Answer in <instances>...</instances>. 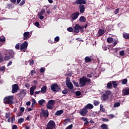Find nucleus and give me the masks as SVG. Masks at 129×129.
<instances>
[{
    "label": "nucleus",
    "instance_id": "obj_6",
    "mask_svg": "<svg viewBox=\"0 0 129 129\" xmlns=\"http://www.w3.org/2000/svg\"><path fill=\"white\" fill-rule=\"evenodd\" d=\"M55 100H49L48 102L47 105L46 106L47 108L48 109H52L54 107V104H55Z\"/></svg>",
    "mask_w": 129,
    "mask_h": 129
},
{
    "label": "nucleus",
    "instance_id": "obj_59",
    "mask_svg": "<svg viewBox=\"0 0 129 129\" xmlns=\"http://www.w3.org/2000/svg\"><path fill=\"white\" fill-rule=\"evenodd\" d=\"M105 94L109 96V95H110L111 94V92L110 91L108 90V91H106V93H105Z\"/></svg>",
    "mask_w": 129,
    "mask_h": 129
},
{
    "label": "nucleus",
    "instance_id": "obj_54",
    "mask_svg": "<svg viewBox=\"0 0 129 129\" xmlns=\"http://www.w3.org/2000/svg\"><path fill=\"white\" fill-rule=\"evenodd\" d=\"M54 41L55 42H59V41H60V37H59V36L55 37L54 38Z\"/></svg>",
    "mask_w": 129,
    "mask_h": 129
},
{
    "label": "nucleus",
    "instance_id": "obj_33",
    "mask_svg": "<svg viewBox=\"0 0 129 129\" xmlns=\"http://www.w3.org/2000/svg\"><path fill=\"white\" fill-rule=\"evenodd\" d=\"M100 110L102 112H105V109H104L102 104L100 105Z\"/></svg>",
    "mask_w": 129,
    "mask_h": 129
},
{
    "label": "nucleus",
    "instance_id": "obj_62",
    "mask_svg": "<svg viewBox=\"0 0 129 129\" xmlns=\"http://www.w3.org/2000/svg\"><path fill=\"white\" fill-rule=\"evenodd\" d=\"M102 121L107 122V121H109V120H108V119H107L106 118H102Z\"/></svg>",
    "mask_w": 129,
    "mask_h": 129
},
{
    "label": "nucleus",
    "instance_id": "obj_27",
    "mask_svg": "<svg viewBox=\"0 0 129 129\" xmlns=\"http://www.w3.org/2000/svg\"><path fill=\"white\" fill-rule=\"evenodd\" d=\"M63 112L64 111H63V110L57 111L55 113V115H61V114H62V113H63Z\"/></svg>",
    "mask_w": 129,
    "mask_h": 129
},
{
    "label": "nucleus",
    "instance_id": "obj_13",
    "mask_svg": "<svg viewBox=\"0 0 129 129\" xmlns=\"http://www.w3.org/2000/svg\"><path fill=\"white\" fill-rule=\"evenodd\" d=\"M26 90H21L20 92L18 94V96H19L20 98H23V97H25L26 96Z\"/></svg>",
    "mask_w": 129,
    "mask_h": 129
},
{
    "label": "nucleus",
    "instance_id": "obj_47",
    "mask_svg": "<svg viewBox=\"0 0 129 129\" xmlns=\"http://www.w3.org/2000/svg\"><path fill=\"white\" fill-rule=\"evenodd\" d=\"M119 56L122 57V56H124V50H121L119 52Z\"/></svg>",
    "mask_w": 129,
    "mask_h": 129
},
{
    "label": "nucleus",
    "instance_id": "obj_48",
    "mask_svg": "<svg viewBox=\"0 0 129 129\" xmlns=\"http://www.w3.org/2000/svg\"><path fill=\"white\" fill-rule=\"evenodd\" d=\"M11 122L12 123H13V122H14L15 120H16V117H15V115L12 116V117H11Z\"/></svg>",
    "mask_w": 129,
    "mask_h": 129
},
{
    "label": "nucleus",
    "instance_id": "obj_9",
    "mask_svg": "<svg viewBox=\"0 0 129 129\" xmlns=\"http://www.w3.org/2000/svg\"><path fill=\"white\" fill-rule=\"evenodd\" d=\"M49 116V112H48V110H42L40 113V117H48Z\"/></svg>",
    "mask_w": 129,
    "mask_h": 129
},
{
    "label": "nucleus",
    "instance_id": "obj_55",
    "mask_svg": "<svg viewBox=\"0 0 129 129\" xmlns=\"http://www.w3.org/2000/svg\"><path fill=\"white\" fill-rule=\"evenodd\" d=\"M7 8H8V9H11V8H13V4H12V3L8 4Z\"/></svg>",
    "mask_w": 129,
    "mask_h": 129
},
{
    "label": "nucleus",
    "instance_id": "obj_52",
    "mask_svg": "<svg viewBox=\"0 0 129 129\" xmlns=\"http://www.w3.org/2000/svg\"><path fill=\"white\" fill-rule=\"evenodd\" d=\"M35 104H36V100H35V99H32L31 106H34Z\"/></svg>",
    "mask_w": 129,
    "mask_h": 129
},
{
    "label": "nucleus",
    "instance_id": "obj_21",
    "mask_svg": "<svg viewBox=\"0 0 129 129\" xmlns=\"http://www.w3.org/2000/svg\"><path fill=\"white\" fill-rule=\"evenodd\" d=\"M109 97L107 95H106V94L104 93L102 95V100L105 101V100H107V99H108Z\"/></svg>",
    "mask_w": 129,
    "mask_h": 129
},
{
    "label": "nucleus",
    "instance_id": "obj_19",
    "mask_svg": "<svg viewBox=\"0 0 129 129\" xmlns=\"http://www.w3.org/2000/svg\"><path fill=\"white\" fill-rule=\"evenodd\" d=\"M94 106L91 103H88L85 106V108H86L87 109H92L93 108Z\"/></svg>",
    "mask_w": 129,
    "mask_h": 129
},
{
    "label": "nucleus",
    "instance_id": "obj_57",
    "mask_svg": "<svg viewBox=\"0 0 129 129\" xmlns=\"http://www.w3.org/2000/svg\"><path fill=\"white\" fill-rule=\"evenodd\" d=\"M67 31H68V32H73V28L72 27H69L67 29Z\"/></svg>",
    "mask_w": 129,
    "mask_h": 129
},
{
    "label": "nucleus",
    "instance_id": "obj_53",
    "mask_svg": "<svg viewBox=\"0 0 129 129\" xmlns=\"http://www.w3.org/2000/svg\"><path fill=\"white\" fill-rule=\"evenodd\" d=\"M76 96H80L81 95V92L78 91L76 92Z\"/></svg>",
    "mask_w": 129,
    "mask_h": 129
},
{
    "label": "nucleus",
    "instance_id": "obj_22",
    "mask_svg": "<svg viewBox=\"0 0 129 129\" xmlns=\"http://www.w3.org/2000/svg\"><path fill=\"white\" fill-rule=\"evenodd\" d=\"M40 92L42 94L46 93V92H47V86H43L41 88Z\"/></svg>",
    "mask_w": 129,
    "mask_h": 129
},
{
    "label": "nucleus",
    "instance_id": "obj_63",
    "mask_svg": "<svg viewBox=\"0 0 129 129\" xmlns=\"http://www.w3.org/2000/svg\"><path fill=\"white\" fill-rule=\"evenodd\" d=\"M34 59H31V60L30 61L29 65H30L31 66H32V65H33V64H34Z\"/></svg>",
    "mask_w": 129,
    "mask_h": 129
},
{
    "label": "nucleus",
    "instance_id": "obj_61",
    "mask_svg": "<svg viewBox=\"0 0 129 129\" xmlns=\"http://www.w3.org/2000/svg\"><path fill=\"white\" fill-rule=\"evenodd\" d=\"M114 43L113 44V47H114L115 46H116L117 44V41L116 40V39H114Z\"/></svg>",
    "mask_w": 129,
    "mask_h": 129
},
{
    "label": "nucleus",
    "instance_id": "obj_16",
    "mask_svg": "<svg viewBox=\"0 0 129 129\" xmlns=\"http://www.w3.org/2000/svg\"><path fill=\"white\" fill-rule=\"evenodd\" d=\"M23 40H27V39H29L31 36H30V32H25L23 34Z\"/></svg>",
    "mask_w": 129,
    "mask_h": 129
},
{
    "label": "nucleus",
    "instance_id": "obj_35",
    "mask_svg": "<svg viewBox=\"0 0 129 129\" xmlns=\"http://www.w3.org/2000/svg\"><path fill=\"white\" fill-rule=\"evenodd\" d=\"M72 82L73 84L75 85V86H76V87H79V84H78V82L75 80H73Z\"/></svg>",
    "mask_w": 129,
    "mask_h": 129
},
{
    "label": "nucleus",
    "instance_id": "obj_1",
    "mask_svg": "<svg viewBox=\"0 0 129 129\" xmlns=\"http://www.w3.org/2000/svg\"><path fill=\"white\" fill-rule=\"evenodd\" d=\"M15 55H16V53L14 51L12 50H7L5 52L4 60L9 61L10 59H15Z\"/></svg>",
    "mask_w": 129,
    "mask_h": 129
},
{
    "label": "nucleus",
    "instance_id": "obj_25",
    "mask_svg": "<svg viewBox=\"0 0 129 129\" xmlns=\"http://www.w3.org/2000/svg\"><path fill=\"white\" fill-rule=\"evenodd\" d=\"M106 88L107 89H111V88H112V83L111 81L108 82L107 84Z\"/></svg>",
    "mask_w": 129,
    "mask_h": 129
},
{
    "label": "nucleus",
    "instance_id": "obj_51",
    "mask_svg": "<svg viewBox=\"0 0 129 129\" xmlns=\"http://www.w3.org/2000/svg\"><path fill=\"white\" fill-rule=\"evenodd\" d=\"M66 75H67L69 77H71V76H72V72H68Z\"/></svg>",
    "mask_w": 129,
    "mask_h": 129
},
{
    "label": "nucleus",
    "instance_id": "obj_7",
    "mask_svg": "<svg viewBox=\"0 0 129 129\" xmlns=\"http://www.w3.org/2000/svg\"><path fill=\"white\" fill-rule=\"evenodd\" d=\"M27 48H28V41H24V43H22L20 45V51L26 52Z\"/></svg>",
    "mask_w": 129,
    "mask_h": 129
},
{
    "label": "nucleus",
    "instance_id": "obj_4",
    "mask_svg": "<svg viewBox=\"0 0 129 129\" xmlns=\"http://www.w3.org/2000/svg\"><path fill=\"white\" fill-rule=\"evenodd\" d=\"M51 90L53 92H59L61 90V88L57 84L54 83L50 86Z\"/></svg>",
    "mask_w": 129,
    "mask_h": 129
},
{
    "label": "nucleus",
    "instance_id": "obj_2",
    "mask_svg": "<svg viewBox=\"0 0 129 129\" xmlns=\"http://www.w3.org/2000/svg\"><path fill=\"white\" fill-rule=\"evenodd\" d=\"M91 80L90 79L87 78L85 76L82 77L79 80V84L80 85V87H83L86 85V83H88L89 82H91Z\"/></svg>",
    "mask_w": 129,
    "mask_h": 129
},
{
    "label": "nucleus",
    "instance_id": "obj_58",
    "mask_svg": "<svg viewBox=\"0 0 129 129\" xmlns=\"http://www.w3.org/2000/svg\"><path fill=\"white\" fill-rule=\"evenodd\" d=\"M88 118L85 117H82L81 120H83V121H87L88 120Z\"/></svg>",
    "mask_w": 129,
    "mask_h": 129
},
{
    "label": "nucleus",
    "instance_id": "obj_39",
    "mask_svg": "<svg viewBox=\"0 0 129 129\" xmlns=\"http://www.w3.org/2000/svg\"><path fill=\"white\" fill-rule=\"evenodd\" d=\"M99 103H100V102L97 100H94V105H95V106H97V105H99Z\"/></svg>",
    "mask_w": 129,
    "mask_h": 129
},
{
    "label": "nucleus",
    "instance_id": "obj_44",
    "mask_svg": "<svg viewBox=\"0 0 129 129\" xmlns=\"http://www.w3.org/2000/svg\"><path fill=\"white\" fill-rule=\"evenodd\" d=\"M62 94H67L68 93V89H64V90L62 91Z\"/></svg>",
    "mask_w": 129,
    "mask_h": 129
},
{
    "label": "nucleus",
    "instance_id": "obj_56",
    "mask_svg": "<svg viewBox=\"0 0 129 129\" xmlns=\"http://www.w3.org/2000/svg\"><path fill=\"white\" fill-rule=\"evenodd\" d=\"M15 48H16V49H17V50H20V43H17V44L15 45Z\"/></svg>",
    "mask_w": 129,
    "mask_h": 129
},
{
    "label": "nucleus",
    "instance_id": "obj_26",
    "mask_svg": "<svg viewBox=\"0 0 129 129\" xmlns=\"http://www.w3.org/2000/svg\"><path fill=\"white\" fill-rule=\"evenodd\" d=\"M91 58L89 57V56H86L85 57V63H89V62H91Z\"/></svg>",
    "mask_w": 129,
    "mask_h": 129
},
{
    "label": "nucleus",
    "instance_id": "obj_34",
    "mask_svg": "<svg viewBox=\"0 0 129 129\" xmlns=\"http://www.w3.org/2000/svg\"><path fill=\"white\" fill-rule=\"evenodd\" d=\"M38 103L40 105H43V103H46V101L44 99H41L38 101Z\"/></svg>",
    "mask_w": 129,
    "mask_h": 129
},
{
    "label": "nucleus",
    "instance_id": "obj_49",
    "mask_svg": "<svg viewBox=\"0 0 129 129\" xmlns=\"http://www.w3.org/2000/svg\"><path fill=\"white\" fill-rule=\"evenodd\" d=\"M5 61L4 57L2 56V54H0V63H3Z\"/></svg>",
    "mask_w": 129,
    "mask_h": 129
},
{
    "label": "nucleus",
    "instance_id": "obj_64",
    "mask_svg": "<svg viewBox=\"0 0 129 129\" xmlns=\"http://www.w3.org/2000/svg\"><path fill=\"white\" fill-rule=\"evenodd\" d=\"M17 128H18V126H17V125L15 124L12 126V129H17Z\"/></svg>",
    "mask_w": 129,
    "mask_h": 129
},
{
    "label": "nucleus",
    "instance_id": "obj_43",
    "mask_svg": "<svg viewBox=\"0 0 129 129\" xmlns=\"http://www.w3.org/2000/svg\"><path fill=\"white\" fill-rule=\"evenodd\" d=\"M25 4H26V0H22L20 4H19V6H24V5H25Z\"/></svg>",
    "mask_w": 129,
    "mask_h": 129
},
{
    "label": "nucleus",
    "instance_id": "obj_3",
    "mask_svg": "<svg viewBox=\"0 0 129 129\" xmlns=\"http://www.w3.org/2000/svg\"><path fill=\"white\" fill-rule=\"evenodd\" d=\"M14 98L13 96H6L4 98V103L11 105L14 104Z\"/></svg>",
    "mask_w": 129,
    "mask_h": 129
},
{
    "label": "nucleus",
    "instance_id": "obj_32",
    "mask_svg": "<svg viewBox=\"0 0 129 129\" xmlns=\"http://www.w3.org/2000/svg\"><path fill=\"white\" fill-rule=\"evenodd\" d=\"M128 94H129V88H126L124 90V95H128Z\"/></svg>",
    "mask_w": 129,
    "mask_h": 129
},
{
    "label": "nucleus",
    "instance_id": "obj_60",
    "mask_svg": "<svg viewBox=\"0 0 129 129\" xmlns=\"http://www.w3.org/2000/svg\"><path fill=\"white\" fill-rule=\"evenodd\" d=\"M72 127H73V124H71L66 127V129H72Z\"/></svg>",
    "mask_w": 129,
    "mask_h": 129
},
{
    "label": "nucleus",
    "instance_id": "obj_10",
    "mask_svg": "<svg viewBox=\"0 0 129 129\" xmlns=\"http://www.w3.org/2000/svg\"><path fill=\"white\" fill-rule=\"evenodd\" d=\"M79 15H80V13H79V12H76L71 14V18L73 21H75V20H76V19L78 18V17L79 16Z\"/></svg>",
    "mask_w": 129,
    "mask_h": 129
},
{
    "label": "nucleus",
    "instance_id": "obj_24",
    "mask_svg": "<svg viewBox=\"0 0 129 129\" xmlns=\"http://www.w3.org/2000/svg\"><path fill=\"white\" fill-rule=\"evenodd\" d=\"M79 21L81 23H85V22H86V18H85L84 16H81Z\"/></svg>",
    "mask_w": 129,
    "mask_h": 129
},
{
    "label": "nucleus",
    "instance_id": "obj_11",
    "mask_svg": "<svg viewBox=\"0 0 129 129\" xmlns=\"http://www.w3.org/2000/svg\"><path fill=\"white\" fill-rule=\"evenodd\" d=\"M20 88H19V86L18 84H14L12 85V92L13 93H16V92H18V90H19Z\"/></svg>",
    "mask_w": 129,
    "mask_h": 129
},
{
    "label": "nucleus",
    "instance_id": "obj_17",
    "mask_svg": "<svg viewBox=\"0 0 129 129\" xmlns=\"http://www.w3.org/2000/svg\"><path fill=\"white\" fill-rule=\"evenodd\" d=\"M76 5H85L86 4V0H76Z\"/></svg>",
    "mask_w": 129,
    "mask_h": 129
},
{
    "label": "nucleus",
    "instance_id": "obj_42",
    "mask_svg": "<svg viewBox=\"0 0 129 129\" xmlns=\"http://www.w3.org/2000/svg\"><path fill=\"white\" fill-rule=\"evenodd\" d=\"M126 83H127V79H123L121 82V84L124 85V84H126Z\"/></svg>",
    "mask_w": 129,
    "mask_h": 129
},
{
    "label": "nucleus",
    "instance_id": "obj_41",
    "mask_svg": "<svg viewBox=\"0 0 129 129\" xmlns=\"http://www.w3.org/2000/svg\"><path fill=\"white\" fill-rule=\"evenodd\" d=\"M120 106V103L116 102L114 104L113 107H118V106Z\"/></svg>",
    "mask_w": 129,
    "mask_h": 129
},
{
    "label": "nucleus",
    "instance_id": "obj_38",
    "mask_svg": "<svg viewBox=\"0 0 129 129\" xmlns=\"http://www.w3.org/2000/svg\"><path fill=\"white\" fill-rule=\"evenodd\" d=\"M110 51H113L115 53H116L117 51H118V48H111L109 50V53H110Z\"/></svg>",
    "mask_w": 129,
    "mask_h": 129
},
{
    "label": "nucleus",
    "instance_id": "obj_5",
    "mask_svg": "<svg viewBox=\"0 0 129 129\" xmlns=\"http://www.w3.org/2000/svg\"><path fill=\"white\" fill-rule=\"evenodd\" d=\"M55 125L56 124L55 123V121H54L53 120H50L47 123L46 129H54L55 128Z\"/></svg>",
    "mask_w": 129,
    "mask_h": 129
},
{
    "label": "nucleus",
    "instance_id": "obj_45",
    "mask_svg": "<svg viewBox=\"0 0 129 129\" xmlns=\"http://www.w3.org/2000/svg\"><path fill=\"white\" fill-rule=\"evenodd\" d=\"M11 116V113H5V117L6 118H9Z\"/></svg>",
    "mask_w": 129,
    "mask_h": 129
},
{
    "label": "nucleus",
    "instance_id": "obj_23",
    "mask_svg": "<svg viewBox=\"0 0 129 129\" xmlns=\"http://www.w3.org/2000/svg\"><path fill=\"white\" fill-rule=\"evenodd\" d=\"M36 89V86H33V87H31L30 88V95H33L34 94V90Z\"/></svg>",
    "mask_w": 129,
    "mask_h": 129
},
{
    "label": "nucleus",
    "instance_id": "obj_31",
    "mask_svg": "<svg viewBox=\"0 0 129 129\" xmlns=\"http://www.w3.org/2000/svg\"><path fill=\"white\" fill-rule=\"evenodd\" d=\"M100 127L102 129H108V126L106 124H102L101 125Z\"/></svg>",
    "mask_w": 129,
    "mask_h": 129
},
{
    "label": "nucleus",
    "instance_id": "obj_37",
    "mask_svg": "<svg viewBox=\"0 0 129 129\" xmlns=\"http://www.w3.org/2000/svg\"><path fill=\"white\" fill-rule=\"evenodd\" d=\"M0 71L1 72H5V71H6V67L5 66H3L0 67Z\"/></svg>",
    "mask_w": 129,
    "mask_h": 129
},
{
    "label": "nucleus",
    "instance_id": "obj_15",
    "mask_svg": "<svg viewBox=\"0 0 129 129\" xmlns=\"http://www.w3.org/2000/svg\"><path fill=\"white\" fill-rule=\"evenodd\" d=\"M79 9L80 10V13L81 14H84V12H85V7L83 5H80L79 6Z\"/></svg>",
    "mask_w": 129,
    "mask_h": 129
},
{
    "label": "nucleus",
    "instance_id": "obj_30",
    "mask_svg": "<svg viewBox=\"0 0 129 129\" xmlns=\"http://www.w3.org/2000/svg\"><path fill=\"white\" fill-rule=\"evenodd\" d=\"M123 38H124V39H126L127 40H129V34L128 33H123Z\"/></svg>",
    "mask_w": 129,
    "mask_h": 129
},
{
    "label": "nucleus",
    "instance_id": "obj_14",
    "mask_svg": "<svg viewBox=\"0 0 129 129\" xmlns=\"http://www.w3.org/2000/svg\"><path fill=\"white\" fill-rule=\"evenodd\" d=\"M74 31L75 32V33H76V34H78V33H79L80 32L79 30H80L81 29V26L80 25H79V24H77L74 27Z\"/></svg>",
    "mask_w": 129,
    "mask_h": 129
},
{
    "label": "nucleus",
    "instance_id": "obj_12",
    "mask_svg": "<svg viewBox=\"0 0 129 129\" xmlns=\"http://www.w3.org/2000/svg\"><path fill=\"white\" fill-rule=\"evenodd\" d=\"M105 32H107V29H99L98 32V37H101Z\"/></svg>",
    "mask_w": 129,
    "mask_h": 129
},
{
    "label": "nucleus",
    "instance_id": "obj_28",
    "mask_svg": "<svg viewBox=\"0 0 129 129\" xmlns=\"http://www.w3.org/2000/svg\"><path fill=\"white\" fill-rule=\"evenodd\" d=\"M107 42L108 43V44H111V43L113 42V38L112 37H108L107 39Z\"/></svg>",
    "mask_w": 129,
    "mask_h": 129
},
{
    "label": "nucleus",
    "instance_id": "obj_20",
    "mask_svg": "<svg viewBox=\"0 0 129 129\" xmlns=\"http://www.w3.org/2000/svg\"><path fill=\"white\" fill-rule=\"evenodd\" d=\"M20 111H19V113L17 114L18 116H21V115H23V112H24V111H25V108H24V107H22L20 108Z\"/></svg>",
    "mask_w": 129,
    "mask_h": 129
},
{
    "label": "nucleus",
    "instance_id": "obj_36",
    "mask_svg": "<svg viewBox=\"0 0 129 129\" xmlns=\"http://www.w3.org/2000/svg\"><path fill=\"white\" fill-rule=\"evenodd\" d=\"M45 10L42 9L40 11V12L38 14V16H42V15H44L45 14Z\"/></svg>",
    "mask_w": 129,
    "mask_h": 129
},
{
    "label": "nucleus",
    "instance_id": "obj_46",
    "mask_svg": "<svg viewBox=\"0 0 129 129\" xmlns=\"http://www.w3.org/2000/svg\"><path fill=\"white\" fill-rule=\"evenodd\" d=\"M45 70H46L45 68H41L39 70V71L40 73H45Z\"/></svg>",
    "mask_w": 129,
    "mask_h": 129
},
{
    "label": "nucleus",
    "instance_id": "obj_18",
    "mask_svg": "<svg viewBox=\"0 0 129 129\" xmlns=\"http://www.w3.org/2000/svg\"><path fill=\"white\" fill-rule=\"evenodd\" d=\"M66 85L69 89H71V90H72V89L74 88L73 84H72V83H71V82H66Z\"/></svg>",
    "mask_w": 129,
    "mask_h": 129
},
{
    "label": "nucleus",
    "instance_id": "obj_8",
    "mask_svg": "<svg viewBox=\"0 0 129 129\" xmlns=\"http://www.w3.org/2000/svg\"><path fill=\"white\" fill-rule=\"evenodd\" d=\"M79 113L82 115V116H85L87 113H88V110L86 108L81 109L79 111Z\"/></svg>",
    "mask_w": 129,
    "mask_h": 129
},
{
    "label": "nucleus",
    "instance_id": "obj_29",
    "mask_svg": "<svg viewBox=\"0 0 129 129\" xmlns=\"http://www.w3.org/2000/svg\"><path fill=\"white\" fill-rule=\"evenodd\" d=\"M111 82L113 88H116V87H117V83H116V81H111Z\"/></svg>",
    "mask_w": 129,
    "mask_h": 129
},
{
    "label": "nucleus",
    "instance_id": "obj_40",
    "mask_svg": "<svg viewBox=\"0 0 129 129\" xmlns=\"http://www.w3.org/2000/svg\"><path fill=\"white\" fill-rule=\"evenodd\" d=\"M25 120V118H20L18 119V123H22Z\"/></svg>",
    "mask_w": 129,
    "mask_h": 129
},
{
    "label": "nucleus",
    "instance_id": "obj_50",
    "mask_svg": "<svg viewBox=\"0 0 129 129\" xmlns=\"http://www.w3.org/2000/svg\"><path fill=\"white\" fill-rule=\"evenodd\" d=\"M0 42H6V38L4 37H0Z\"/></svg>",
    "mask_w": 129,
    "mask_h": 129
}]
</instances>
